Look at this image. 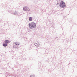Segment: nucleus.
<instances>
[{"instance_id":"f257e3e1","label":"nucleus","mask_w":77,"mask_h":77,"mask_svg":"<svg viewBox=\"0 0 77 77\" xmlns=\"http://www.w3.org/2000/svg\"><path fill=\"white\" fill-rule=\"evenodd\" d=\"M36 26V23L33 22L29 23V26L30 28H31V27L34 28Z\"/></svg>"},{"instance_id":"f03ea898","label":"nucleus","mask_w":77,"mask_h":77,"mask_svg":"<svg viewBox=\"0 0 77 77\" xmlns=\"http://www.w3.org/2000/svg\"><path fill=\"white\" fill-rule=\"evenodd\" d=\"M60 6L62 8H64V7H65V3L63 1H62L60 4Z\"/></svg>"},{"instance_id":"7ed1b4c3","label":"nucleus","mask_w":77,"mask_h":77,"mask_svg":"<svg viewBox=\"0 0 77 77\" xmlns=\"http://www.w3.org/2000/svg\"><path fill=\"white\" fill-rule=\"evenodd\" d=\"M23 9L25 11H30V9L27 7H24L23 8Z\"/></svg>"},{"instance_id":"20e7f679","label":"nucleus","mask_w":77,"mask_h":77,"mask_svg":"<svg viewBox=\"0 0 77 77\" xmlns=\"http://www.w3.org/2000/svg\"><path fill=\"white\" fill-rule=\"evenodd\" d=\"M10 42V41L8 40H6L5 41V44H9Z\"/></svg>"},{"instance_id":"39448f33","label":"nucleus","mask_w":77,"mask_h":77,"mask_svg":"<svg viewBox=\"0 0 77 77\" xmlns=\"http://www.w3.org/2000/svg\"><path fill=\"white\" fill-rule=\"evenodd\" d=\"M29 20L30 21H32L33 20V19L31 17H29Z\"/></svg>"},{"instance_id":"423d86ee","label":"nucleus","mask_w":77,"mask_h":77,"mask_svg":"<svg viewBox=\"0 0 77 77\" xmlns=\"http://www.w3.org/2000/svg\"><path fill=\"white\" fill-rule=\"evenodd\" d=\"M3 46L4 47H6L7 46V44L6 43H4L3 44Z\"/></svg>"},{"instance_id":"0eeeda50","label":"nucleus","mask_w":77,"mask_h":77,"mask_svg":"<svg viewBox=\"0 0 77 77\" xmlns=\"http://www.w3.org/2000/svg\"><path fill=\"white\" fill-rule=\"evenodd\" d=\"M15 44L16 45H19V43H18V42H15Z\"/></svg>"},{"instance_id":"6e6552de","label":"nucleus","mask_w":77,"mask_h":77,"mask_svg":"<svg viewBox=\"0 0 77 77\" xmlns=\"http://www.w3.org/2000/svg\"><path fill=\"white\" fill-rule=\"evenodd\" d=\"M30 77H35V76L34 75H31Z\"/></svg>"}]
</instances>
